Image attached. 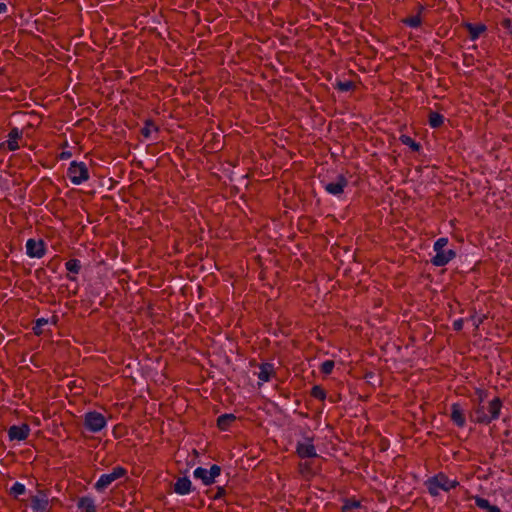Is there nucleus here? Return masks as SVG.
I'll list each match as a JSON object with an SVG mask.
<instances>
[{
  "instance_id": "aec40b11",
  "label": "nucleus",
  "mask_w": 512,
  "mask_h": 512,
  "mask_svg": "<svg viewBox=\"0 0 512 512\" xmlns=\"http://www.w3.org/2000/svg\"><path fill=\"white\" fill-rule=\"evenodd\" d=\"M428 121L432 128H439L444 123V117L438 112H430Z\"/></svg>"
},
{
  "instance_id": "c756f323",
  "label": "nucleus",
  "mask_w": 512,
  "mask_h": 512,
  "mask_svg": "<svg viewBox=\"0 0 512 512\" xmlns=\"http://www.w3.org/2000/svg\"><path fill=\"white\" fill-rule=\"evenodd\" d=\"M46 324H48V320H47V319H45V318H39V319H37V320H36V323H35V326L33 327L34 333H35L36 335L41 334V333H42V329H41V328H42L44 325H46Z\"/></svg>"
},
{
  "instance_id": "473e14b6",
  "label": "nucleus",
  "mask_w": 512,
  "mask_h": 512,
  "mask_svg": "<svg viewBox=\"0 0 512 512\" xmlns=\"http://www.w3.org/2000/svg\"><path fill=\"white\" fill-rule=\"evenodd\" d=\"M464 321L463 319H457L453 322V329L455 331H460L463 328Z\"/></svg>"
},
{
  "instance_id": "cd10ccee",
  "label": "nucleus",
  "mask_w": 512,
  "mask_h": 512,
  "mask_svg": "<svg viewBox=\"0 0 512 512\" xmlns=\"http://www.w3.org/2000/svg\"><path fill=\"white\" fill-rule=\"evenodd\" d=\"M335 364L332 360H326L321 364V372L323 374H330L333 371Z\"/></svg>"
},
{
  "instance_id": "0eeeda50",
  "label": "nucleus",
  "mask_w": 512,
  "mask_h": 512,
  "mask_svg": "<svg viewBox=\"0 0 512 512\" xmlns=\"http://www.w3.org/2000/svg\"><path fill=\"white\" fill-rule=\"evenodd\" d=\"M221 474V467L214 464L210 467V469H206L203 467H197L193 476L195 479H200L204 485H211L215 482V478Z\"/></svg>"
},
{
  "instance_id": "bb28decb",
  "label": "nucleus",
  "mask_w": 512,
  "mask_h": 512,
  "mask_svg": "<svg viewBox=\"0 0 512 512\" xmlns=\"http://www.w3.org/2000/svg\"><path fill=\"white\" fill-rule=\"evenodd\" d=\"M311 396L319 400H324L326 397V393L322 387L316 385L313 386L311 389Z\"/></svg>"
},
{
  "instance_id": "ddd939ff",
  "label": "nucleus",
  "mask_w": 512,
  "mask_h": 512,
  "mask_svg": "<svg viewBox=\"0 0 512 512\" xmlns=\"http://www.w3.org/2000/svg\"><path fill=\"white\" fill-rule=\"evenodd\" d=\"M22 135V131L19 130L17 127L12 128L8 134V140L5 143H2L1 146L6 144L9 151L18 150V139H21Z\"/></svg>"
},
{
  "instance_id": "a211bd4d",
  "label": "nucleus",
  "mask_w": 512,
  "mask_h": 512,
  "mask_svg": "<svg viewBox=\"0 0 512 512\" xmlns=\"http://www.w3.org/2000/svg\"><path fill=\"white\" fill-rule=\"evenodd\" d=\"M236 420V416L233 414H223L217 419V426L220 430H228L231 424Z\"/></svg>"
},
{
  "instance_id": "f3484780",
  "label": "nucleus",
  "mask_w": 512,
  "mask_h": 512,
  "mask_svg": "<svg viewBox=\"0 0 512 512\" xmlns=\"http://www.w3.org/2000/svg\"><path fill=\"white\" fill-rule=\"evenodd\" d=\"M274 374V367L270 363H264L260 365V371L258 373V378L263 382H268L271 379V376Z\"/></svg>"
},
{
  "instance_id": "9b49d317",
  "label": "nucleus",
  "mask_w": 512,
  "mask_h": 512,
  "mask_svg": "<svg viewBox=\"0 0 512 512\" xmlns=\"http://www.w3.org/2000/svg\"><path fill=\"white\" fill-rule=\"evenodd\" d=\"M30 434V427L28 424H22L20 426L13 425L8 429V437L10 440L23 441L28 438Z\"/></svg>"
},
{
  "instance_id": "6ab92c4d",
  "label": "nucleus",
  "mask_w": 512,
  "mask_h": 512,
  "mask_svg": "<svg viewBox=\"0 0 512 512\" xmlns=\"http://www.w3.org/2000/svg\"><path fill=\"white\" fill-rule=\"evenodd\" d=\"M469 32V36L471 40H476L485 30L486 26L483 24H471L467 23L465 25Z\"/></svg>"
},
{
  "instance_id": "393cba45",
  "label": "nucleus",
  "mask_w": 512,
  "mask_h": 512,
  "mask_svg": "<svg viewBox=\"0 0 512 512\" xmlns=\"http://www.w3.org/2000/svg\"><path fill=\"white\" fill-rule=\"evenodd\" d=\"M355 87L354 82L352 81H338L335 84V88L341 92H347L352 90Z\"/></svg>"
},
{
  "instance_id": "2f4dec72",
  "label": "nucleus",
  "mask_w": 512,
  "mask_h": 512,
  "mask_svg": "<svg viewBox=\"0 0 512 512\" xmlns=\"http://www.w3.org/2000/svg\"><path fill=\"white\" fill-rule=\"evenodd\" d=\"M470 321L475 326V328H478L479 325L483 322V317H477L475 315L470 317Z\"/></svg>"
},
{
  "instance_id": "7ed1b4c3",
  "label": "nucleus",
  "mask_w": 512,
  "mask_h": 512,
  "mask_svg": "<svg viewBox=\"0 0 512 512\" xmlns=\"http://www.w3.org/2000/svg\"><path fill=\"white\" fill-rule=\"evenodd\" d=\"M448 244L447 238H439L434 243L435 256L432 257L431 262L433 265L441 267L448 264L455 256L456 253L452 249L446 250Z\"/></svg>"
},
{
  "instance_id": "f8f14e48",
  "label": "nucleus",
  "mask_w": 512,
  "mask_h": 512,
  "mask_svg": "<svg viewBox=\"0 0 512 512\" xmlns=\"http://www.w3.org/2000/svg\"><path fill=\"white\" fill-rule=\"evenodd\" d=\"M296 451L301 458H313L317 456L316 449L311 439H308L302 443H298Z\"/></svg>"
},
{
  "instance_id": "72a5a7b5",
  "label": "nucleus",
  "mask_w": 512,
  "mask_h": 512,
  "mask_svg": "<svg viewBox=\"0 0 512 512\" xmlns=\"http://www.w3.org/2000/svg\"><path fill=\"white\" fill-rule=\"evenodd\" d=\"M224 494H225V489L223 487H219L217 490V493L214 496V499H219V498L223 497Z\"/></svg>"
},
{
  "instance_id": "a878e982",
  "label": "nucleus",
  "mask_w": 512,
  "mask_h": 512,
  "mask_svg": "<svg viewBox=\"0 0 512 512\" xmlns=\"http://www.w3.org/2000/svg\"><path fill=\"white\" fill-rule=\"evenodd\" d=\"M403 22L409 27L417 28L421 25V18L419 15H415L404 19Z\"/></svg>"
},
{
  "instance_id": "9d476101",
  "label": "nucleus",
  "mask_w": 512,
  "mask_h": 512,
  "mask_svg": "<svg viewBox=\"0 0 512 512\" xmlns=\"http://www.w3.org/2000/svg\"><path fill=\"white\" fill-rule=\"evenodd\" d=\"M348 185L347 178L339 174L336 180L325 184V190L332 195L339 196L344 192V188Z\"/></svg>"
},
{
  "instance_id": "e433bc0d",
  "label": "nucleus",
  "mask_w": 512,
  "mask_h": 512,
  "mask_svg": "<svg viewBox=\"0 0 512 512\" xmlns=\"http://www.w3.org/2000/svg\"><path fill=\"white\" fill-rule=\"evenodd\" d=\"M69 280L74 281L76 278L74 276L68 275L67 276Z\"/></svg>"
},
{
  "instance_id": "6e6552de",
  "label": "nucleus",
  "mask_w": 512,
  "mask_h": 512,
  "mask_svg": "<svg viewBox=\"0 0 512 512\" xmlns=\"http://www.w3.org/2000/svg\"><path fill=\"white\" fill-rule=\"evenodd\" d=\"M31 508L33 512H50L49 495L45 490H38L37 493L30 498Z\"/></svg>"
},
{
  "instance_id": "f704fd0d",
  "label": "nucleus",
  "mask_w": 512,
  "mask_h": 512,
  "mask_svg": "<svg viewBox=\"0 0 512 512\" xmlns=\"http://www.w3.org/2000/svg\"><path fill=\"white\" fill-rule=\"evenodd\" d=\"M486 511H487V512H501V511H500V509H499V507H497V506H495V505H491V506L489 507V509H488V510H486Z\"/></svg>"
},
{
  "instance_id": "f257e3e1",
  "label": "nucleus",
  "mask_w": 512,
  "mask_h": 512,
  "mask_svg": "<svg viewBox=\"0 0 512 512\" xmlns=\"http://www.w3.org/2000/svg\"><path fill=\"white\" fill-rule=\"evenodd\" d=\"M477 393L479 395V400L473 409L471 418L476 423L487 425L499 418L502 408V401L500 398L495 397L489 401L488 405H485L484 393L480 390L477 391Z\"/></svg>"
},
{
  "instance_id": "423d86ee",
  "label": "nucleus",
  "mask_w": 512,
  "mask_h": 512,
  "mask_svg": "<svg viewBox=\"0 0 512 512\" xmlns=\"http://www.w3.org/2000/svg\"><path fill=\"white\" fill-rule=\"evenodd\" d=\"M126 474V469L117 466L112 469L111 473L102 474L100 478L95 483L94 487L97 491L105 490L109 485H111L115 480L123 477Z\"/></svg>"
},
{
  "instance_id": "7c9ffc66",
  "label": "nucleus",
  "mask_w": 512,
  "mask_h": 512,
  "mask_svg": "<svg viewBox=\"0 0 512 512\" xmlns=\"http://www.w3.org/2000/svg\"><path fill=\"white\" fill-rule=\"evenodd\" d=\"M475 504L477 507L484 510H488L489 507L491 506L490 502L487 499L481 497H476Z\"/></svg>"
},
{
  "instance_id": "b1692460",
  "label": "nucleus",
  "mask_w": 512,
  "mask_h": 512,
  "mask_svg": "<svg viewBox=\"0 0 512 512\" xmlns=\"http://www.w3.org/2000/svg\"><path fill=\"white\" fill-rule=\"evenodd\" d=\"M25 491V485L20 482H15L13 486L10 488V494L15 498H18V496L23 495Z\"/></svg>"
},
{
  "instance_id": "f03ea898",
  "label": "nucleus",
  "mask_w": 512,
  "mask_h": 512,
  "mask_svg": "<svg viewBox=\"0 0 512 512\" xmlns=\"http://www.w3.org/2000/svg\"><path fill=\"white\" fill-rule=\"evenodd\" d=\"M459 482L456 479H449L444 473L440 472L433 477H430L425 485L428 489V492L432 496L439 495L440 490L445 492L450 491L459 486Z\"/></svg>"
},
{
  "instance_id": "1a4fd4ad",
  "label": "nucleus",
  "mask_w": 512,
  "mask_h": 512,
  "mask_svg": "<svg viewBox=\"0 0 512 512\" xmlns=\"http://www.w3.org/2000/svg\"><path fill=\"white\" fill-rule=\"evenodd\" d=\"M45 243L43 240L28 239L26 253L31 258H42L45 255Z\"/></svg>"
},
{
  "instance_id": "5701e85b",
  "label": "nucleus",
  "mask_w": 512,
  "mask_h": 512,
  "mask_svg": "<svg viewBox=\"0 0 512 512\" xmlns=\"http://www.w3.org/2000/svg\"><path fill=\"white\" fill-rule=\"evenodd\" d=\"M400 141L404 144L409 146L413 151H419L420 150V144L417 143L414 139H412L410 136L402 135L400 137Z\"/></svg>"
},
{
  "instance_id": "20e7f679",
  "label": "nucleus",
  "mask_w": 512,
  "mask_h": 512,
  "mask_svg": "<svg viewBox=\"0 0 512 512\" xmlns=\"http://www.w3.org/2000/svg\"><path fill=\"white\" fill-rule=\"evenodd\" d=\"M67 176L74 185H80L89 179V172L84 162L72 161Z\"/></svg>"
},
{
  "instance_id": "c85d7f7f",
  "label": "nucleus",
  "mask_w": 512,
  "mask_h": 512,
  "mask_svg": "<svg viewBox=\"0 0 512 512\" xmlns=\"http://www.w3.org/2000/svg\"><path fill=\"white\" fill-rule=\"evenodd\" d=\"M152 128L157 130L155 125L151 121H146L145 126L142 128L141 133L145 138H149L151 135Z\"/></svg>"
},
{
  "instance_id": "c9c22d12",
  "label": "nucleus",
  "mask_w": 512,
  "mask_h": 512,
  "mask_svg": "<svg viewBox=\"0 0 512 512\" xmlns=\"http://www.w3.org/2000/svg\"><path fill=\"white\" fill-rule=\"evenodd\" d=\"M6 9H7L6 4H4V3H0V13L5 12V11H6Z\"/></svg>"
},
{
  "instance_id": "4468645a",
  "label": "nucleus",
  "mask_w": 512,
  "mask_h": 512,
  "mask_svg": "<svg viewBox=\"0 0 512 512\" xmlns=\"http://www.w3.org/2000/svg\"><path fill=\"white\" fill-rule=\"evenodd\" d=\"M451 420L458 427H464L466 424V418L463 409L458 403H454L451 406Z\"/></svg>"
},
{
  "instance_id": "39448f33",
  "label": "nucleus",
  "mask_w": 512,
  "mask_h": 512,
  "mask_svg": "<svg viewBox=\"0 0 512 512\" xmlns=\"http://www.w3.org/2000/svg\"><path fill=\"white\" fill-rule=\"evenodd\" d=\"M106 424V418L100 412L90 411L84 415V427L89 432H100L103 428H105Z\"/></svg>"
},
{
  "instance_id": "412c9836",
  "label": "nucleus",
  "mask_w": 512,
  "mask_h": 512,
  "mask_svg": "<svg viewBox=\"0 0 512 512\" xmlns=\"http://www.w3.org/2000/svg\"><path fill=\"white\" fill-rule=\"evenodd\" d=\"M360 507H361L360 501H358L356 499H346L341 508V511L342 512H350V511H352L354 509H358Z\"/></svg>"
},
{
  "instance_id": "2eb2a0df",
  "label": "nucleus",
  "mask_w": 512,
  "mask_h": 512,
  "mask_svg": "<svg viewBox=\"0 0 512 512\" xmlns=\"http://www.w3.org/2000/svg\"><path fill=\"white\" fill-rule=\"evenodd\" d=\"M192 483L188 477L178 478L174 484V491L179 495H186L191 492Z\"/></svg>"
},
{
  "instance_id": "4c0bfd02",
  "label": "nucleus",
  "mask_w": 512,
  "mask_h": 512,
  "mask_svg": "<svg viewBox=\"0 0 512 512\" xmlns=\"http://www.w3.org/2000/svg\"><path fill=\"white\" fill-rule=\"evenodd\" d=\"M66 157H69V154L68 153H62V158H66Z\"/></svg>"
},
{
  "instance_id": "4be33fe9",
  "label": "nucleus",
  "mask_w": 512,
  "mask_h": 512,
  "mask_svg": "<svg viewBox=\"0 0 512 512\" xmlns=\"http://www.w3.org/2000/svg\"><path fill=\"white\" fill-rule=\"evenodd\" d=\"M66 269L73 274H78L81 269V263L78 259H70L65 263Z\"/></svg>"
},
{
  "instance_id": "dca6fc26",
  "label": "nucleus",
  "mask_w": 512,
  "mask_h": 512,
  "mask_svg": "<svg viewBox=\"0 0 512 512\" xmlns=\"http://www.w3.org/2000/svg\"><path fill=\"white\" fill-rule=\"evenodd\" d=\"M77 508L80 512H96L95 501L89 496L80 497L77 501Z\"/></svg>"
}]
</instances>
